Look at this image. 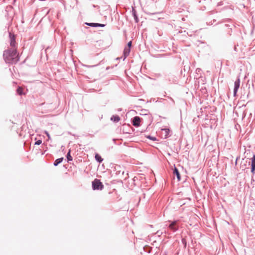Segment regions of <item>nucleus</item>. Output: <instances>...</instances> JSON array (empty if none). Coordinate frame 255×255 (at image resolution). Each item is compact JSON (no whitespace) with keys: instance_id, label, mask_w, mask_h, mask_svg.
<instances>
[{"instance_id":"nucleus-17","label":"nucleus","mask_w":255,"mask_h":255,"mask_svg":"<svg viewBox=\"0 0 255 255\" xmlns=\"http://www.w3.org/2000/svg\"><path fill=\"white\" fill-rule=\"evenodd\" d=\"M164 233L165 234L170 235V234L169 233V232H168V231H166V230H164ZM163 233V232H160L159 231H158L156 232V234H158V236H160V235H162Z\"/></svg>"},{"instance_id":"nucleus-11","label":"nucleus","mask_w":255,"mask_h":255,"mask_svg":"<svg viewBox=\"0 0 255 255\" xmlns=\"http://www.w3.org/2000/svg\"><path fill=\"white\" fill-rule=\"evenodd\" d=\"M96 160L99 162V163H101L103 161V159L102 158V157L98 153H96L95 154V156Z\"/></svg>"},{"instance_id":"nucleus-13","label":"nucleus","mask_w":255,"mask_h":255,"mask_svg":"<svg viewBox=\"0 0 255 255\" xmlns=\"http://www.w3.org/2000/svg\"><path fill=\"white\" fill-rule=\"evenodd\" d=\"M70 152H71V149H69V151L68 152V153H67V155H66V157H67L68 162L71 161L73 160V158L71 155Z\"/></svg>"},{"instance_id":"nucleus-2","label":"nucleus","mask_w":255,"mask_h":255,"mask_svg":"<svg viewBox=\"0 0 255 255\" xmlns=\"http://www.w3.org/2000/svg\"><path fill=\"white\" fill-rule=\"evenodd\" d=\"M92 187L94 190H102L104 188L103 183L98 179H95L92 181Z\"/></svg>"},{"instance_id":"nucleus-21","label":"nucleus","mask_w":255,"mask_h":255,"mask_svg":"<svg viewBox=\"0 0 255 255\" xmlns=\"http://www.w3.org/2000/svg\"><path fill=\"white\" fill-rule=\"evenodd\" d=\"M42 143V141L41 140H37L35 142V145H40V144H41Z\"/></svg>"},{"instance_id":"nucleus-4","label":"nucleus","mask_w":255,"mask_h":255,"mask_svg":"<svg viewBox=\"0 0 255 255\" xmlns=\"http://www.w3.org/2000/svg\"><path fill=\"white\" fill-rule=\"evenodd\" d=\"M240 86V79L239 78L235 81L234 87V96H236Z\"/></svg>"},{"instance_id":"nucleus-5","label":"nucleus","mask_w":255,"mask_h":255,"mask_svg":"<svg viewBox=\"0 0 255 255\" xmlns=\"http://www.w3.org/2000/svg\"><path fill=\"white\" fill-rule=\"evenodd\" d=\"M140 121L141 118L138 116H135L132 120V124L134 127H138L140 126Z\"/></svg>"},{"instance_id":"nucleus-23","label":"nucleus","mask_w":255,"mask_h":255,"mask_svg":"<svg viewBox=\"0 0 255 255\" xmlns=\"http://www.w3.org/2000/svg\"><path fill=\"white\" fill-rule=\"evenodd\" d=\"M251 172L253 174L255 172V167L251 166Z\"/></svg>"},{"instance_id":"nucleus-24","label":"nucleus","mask_w":255,"mask_h":255,"mask_svg":"<svg viewBox=\"0 0 255 255\" xmlns=\"http://www.w3.org/2000/svg\"><path fill=\"white\" fill-rule=\"evenodd\" d=\"M241 168H242L243 170H245L246 168V164H242Z\"/></svg>"},{"instance_id":"nucleus-16","label":"nucleus","mask_w":255,"mask_h":255,"mask_svg":"<svg viewBox=\"0 0 255 255\" xmlns=\"http://www.w3.org/2000/svg\"><path fill=\"white\" fill-rule=\"evenodd\" d=\"M251 166L255 167V154L251 158Z\"/></svg>"},{"instance_id":"nucleus-27","label":"nucleus","mask_w":255,"mask_h":255,"mask_svg":"<svg viewBox=\"0 0 255 255\" xmlns=\"http://www.w3.org/2000/svg\"><path fill=\"white\" fill-rule=\"evenodd\" d=\"M170 99L172 101V102L174 104V100L171 98H170Z\"/></svg>"},{"instance_id":"nucleus-25","label":"nucleus","mask_w":255,"mask_h":255,"mask_svg":"<svg viewBox=\"0 0 255 255\" xmlns=\"http://www.w3.org/2000/svg\"><path fill=\"white\" fill-rule=\"evenodd\" d=\"M45 132V134H46V135L47 136L48 139H50V136L49 133L47 131H46Z\"/></svg>"},{"instance_id":"nucleus-28","label":"nucleus","mask_w":255,"mask_h":255,"mask_svg":"<svg viewBox=\"0 0 255 255\" xmlns=\"http://www.w3.org/2000/svg\"><path fill=\"white\" fill-rule=\"evenodd\" d=\"M122 110V108H119V109H118V112H120V111H121Z\"/></svg>"},{"instance_id":"nucleus-7","label":"nucleus","mask_w":255,"mask_h":255,"mask_svg":"<svg viewBox=\"0 0 255 255\" xmlns=\"http://www.w3.org/2000/svg\"><path fill=\"white\" fill-rule=\"evenodd\" d=\"M130 51V49L129 47H125L123 52V60L128 56Z\"/></svg>"},{"instance_id":"nucleus-1","label":"nucleus","mask_w":255,"mask_h":255,"mask_svg":"<svg viewBox=\"0 0 255 255\" xmlns=\"http://www.w3.org/2000/svg\"><path fill=\"white\" fill-rule=\"evenodd\" d=\"M3 56L5 62L10 64L16 63L19 59L18 54L15 48L5 50Z\"/></svg>"},{"instance_id":"nucleus-12","label":"nucleus","mask_w":255,"mask_h":255,"mask_svg":"<svg viewBox=\"0 0 255 255\" xmlns=\"http://www.w3.org/2000/svg\"><path fill=\"white\" fill-rule=\"evenodd\" d=\"M63 160V157H61V158L56 159L53 163L54 165L55 166H57L58 164H59L60 163H61L62 162Z\"/></svg>"},{"instance_id":"nucleus-31","label":"nucleus","mask_w":255,"mask_h":255,"mask_svg":"<svg viewBox=\"0 0 255 255\" xmlns=\"http://www.w3.org/2000/svg\"><path fill=\"white\" fill-rule=\"evenodd\" d=\"M246 163H248V164H249V165H250V161H249V162H247V161H246Z\"/></svg>"},{"instance_id":"nucleus-34","label":"nucleus","mask_w":255,"mask_h":255,"mask_svg":"<svg viewBox=\"0 0 255 255\" xmlns=\"http://www.w3.org/2000/svg\"><path fill=\"white\" fill-rule=\"evenodd\" d=\"M124 174V171H123L122 172V174Z\"/></svg>"},{"instance_id":"nucleus-26","label":"nucleus","mask_w":255,"mask_h":255,"mask_svg":"<svg viewBox=\"0 0 255 255\" xmlns=\"http://www.w3.org/2000/svg\"><path fill=\"white\" fill-rule=\"evenodd\" d=\"M105 26V24H101V23H98V27H103Z\"/></svg>"},{"instance_id":"nucleus-18","label":"nucleus","mask_w":255,"mask_h":255,"mask_svg":"<svg viewBox=\"0 0 255 255\" xmlns=\"http://www.w3.org/2000/svg\"><path fill=\"white\" fill-rule=\"evenodd\" d=\"M163 130L165 131V132L166 133V134H165L166 137H168L169 136V132H170L169 129H168V128H164V129H163Z\"/></svg>"},{"instance_id":"nucleus-30","label":"nucleus","mask_w":255,"mask_h":255,"mask_svg":"<svg viewBox=\"0 0 255 255\" xmlns=\"http://www.w3.org/2000/svg\"><path fill=\"white\" fill-rule=\"evenodd\" d=\"M225 26L228 27H230V25L229 24H225Z\"/></svg>"},{"instance_id":"nucleus-10","label":"nucleus","mask_w":255,"mask_h":255,"mask_svg":"<svg viewBox=\"0 0 255 255\" xmlns=\"http://www.w3.org/2000/svg\"><path fill=\"white\" fill-rule=\"evenodd\" d=\"M111 120L114 123H118L120 121V118L118 115H113L111 117Z\"/></svg>"},{"instance_id":"nucleus-8","label":"nucleus","mask_w":255,"mask_h":255,"mask_svg":"<svg viewBox=\"0 0 255 255\" xmlns=\"http://www.w3.org/2000/svg\"><path fill=\"white\" fill-rule=\"evenodd\" d=\"M131 12H132V16L134 17V19L135 22L136 23H138V21H139V19H138V18L137 14L136 13V10L135 9V8L133 7H132Z\"/></svg>"},{"instance_id":"nucleus-35","label":"nucleus","mask_w":255,"mask_h":255,"mask_svg":"<svg viewBox=\"0 0 255 255\" xmlns=\"http://www.w3.org/2000/svg\"><path fill=\"white\" fill-rule=\"evenodd\" d=\"M154 13H150V14L152 15V14H153Z\"/></svg>"},{"instance_id":"nucleus-20","label":"nucleus","mask_w":255,"mask_h":255,"mask_svg":"<svg viewBox=\"0 0 255 255\" xmlns=\"http://www.w3.org/2000/svg\"><path fill=\"white\" fill-rule=\"evenodd\" d=\"M182 243L184 245V247L185 248L186 247V240L185 239H182Z\"/></svg>"},{"instance_id":"nucleus-29","label":"nucleus","mask_w":255,"mask_h":255,"mask_svg":"<svg viewBox=\"0 0 255 255\" xmlns=\"http://www.w3.org/2000/svg\"><path fill=\"white\" fill-rule=\"evenodd\" d=\"M238 158H239V157H237V159H236V162H235L236 165L237 164V160H238Z\"/></svg>"},{"instance_id":"nucleus-36","label":"nucleus","mask_w":255,"mask_h":255,"mask_svg":"<svg viewBox=\"0 0 255 255\" xmlns=\"http://www.w3.org/2000/svg\"><path fill=\"white\" fill-rule=\"evenodd\" d=\"M121 173V171H119V173L118 174H120Z\"/></svg>"},{"instance_id":"nucleus-22","label":"nucleus","mask_w":255,"mask_h":255,"mask_svg":"<svg viewBox=\"0 0 255 255\" xmlns=\"http://www.w3.org/2000/svg\"><path fill=\"white\" fill-rule=\"evenodd\" d=\"M131 44H132L131 41L128 42V45H127V46L126 47H129L130 49Z\"/></svg>"},{"instance_id":"nucleus-19","label":"nucleus","mask_w":255,"mask_h":255,"mask_svg":"<svg viewBox=\"0 0 255 255\" xmlns=\"http://www.w3.org/2000/svg\"><path fill=\"white\" fill-rule=\"evenodd\" d=\"M147 137L153 141H156L157 140V138L154 136H152L151 135H148L147 136Z\"/></svg>"},{"instance_id":"nucleus-15","label":"nucleus","mask_w":255,"mask_h":255,"mask_svg":"<svg viewBox=\"0 0 255 255\" xmlns=\"http://www.w3.org/2000/svg\"><path fill=\"white\" fill-rule=\"evenodd\" d=\"M16 92L17 93V94L19 95H22L23 93V89L20 87H18L16 90Z\"/></svg>"},{"instance_id":"nucleus-3","label":"nucleus","mask_w":255,"mask_h":255,"mask_svg":"<svg viewBox=\"0 0 255 255\" xmlns=\"http://www.w3.org/2000/svg\"><path fill=\"white\" fill-rule=\"evenodd\" d=\"M170 224L167 225H166V226H168L169 230H170L172 232L174 233L178 230L179 226L178 225V221L174 220L173 221H168Z\"/></svg>"},{"instance_id":"nucleus-14","label":"nucleus","mask_w":255,"mask_h":255,"mask_svg":"<svg viewBox=\"0 0 255 255\" xmlns=\"http://www.w3.org/2000/svg\"><path fill=\"white\" fill-rule=\"evenodd\" d=\"M86 24L88 26L93 27H98V23L91 22V23H86Z\"/></svg>"},{"instance_id":"nucleus-33","label":"nucleus","mask_w":255,"mask_h":255,"mask_svg":"<svg viewBox=\"0 0 255 255\" xmlns=\"http://www.w3.org/2000/svg\"><path fill=\"white\" fill-rule=\"evenodd\" d=\"M196 70H200V69H196Z\"/></svg>"},{"instance_id":"nucleus-9","label":"nucleus","mask_w":255,"mask_h":255,"mask_svg":"<svg viewBox=\"0 0 255 255\" xmlns=\"http://www.w3.org/2000/svg\"><path fill=\"white\" fill-rule=\"evenodd\" d=\"M173 174L175 175L178 179V181H180L181 179V176L180 173L178 170V169L174 166V168L173 169Z\"/></svg>"},{"instance_id":"nucleus-32","label":"nucleus","mask_w":255,"mask_h":255,"mask_svg":"<svg viewBox=\"0 0 255 255\" xmlns=\"http://www.w3.org/2000/svg\"><path fill=\"white\" fill-rule=\"evenodd\" d=\"M95 66V65H92V66H88V67H94Z\"/></svg>"},{"instance_id":"nucleus-6","label":"nucleus","mask_w":255,"mask_h":255,"mask_svg":"<svg viewBox=\"0 0 255 255\" xmlns=\"http://www.w3.org/2000/svg\"><path fill=\"white\" fill-rule=\"evenodd\" d=\"M9 37L10 39V45L11 47H14L15 46L16 42L15 35L11 33H9Z\"/></svg>"}]
</instances>
